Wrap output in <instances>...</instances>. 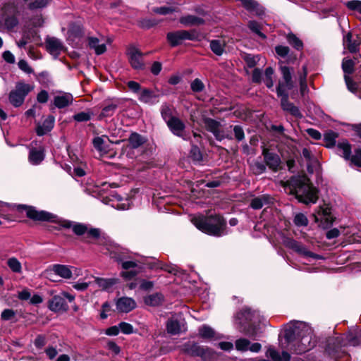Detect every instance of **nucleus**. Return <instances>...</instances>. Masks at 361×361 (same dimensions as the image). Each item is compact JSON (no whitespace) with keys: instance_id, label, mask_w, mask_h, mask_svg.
Instances as JSON below:
<instances>
[{"instance_id":"15","label":"nucleus","mask_w":361,"mask_h":361,"mask_svg":"<svg viewBox=\"0 0 361 361\" xmlns=\"http://www.w3.org/2000/svg\"><path fill=\"white\" fill-rule=\"evenodd\" d=\"M44 44L47 51L54 58L58 57L65 50V47L61 41L55 37L47 36Z\"/></svg>"},{"instance_id":"55","label":"nucleus","mask_w":361,"mask_h":361,"mask_svg":"<svg viewBox=\"0 0 361 361\" xmlns=\"http://www.w3.org/2000/svg\"><path fill=\"white\" fill-rule=\"evenodd\" d=\"M190 87L193 92H200L204 90V85L200 79L196 78L191 82Z\"/></svg>"},{"instance_id":"41","label":"nucleus","mask_w":361,"mask_h":361,"mask_svg":"<svg viewBox=\"0 0 361 361\" xmlns=\"http://www.w3.org/2000/svg\"><path fill=\"white\" fill-rule=\"evenodd\" d=\"M343 44L347 47L348 50L351 52H355L357 51V48L359 46V43H357L356 41L352 40V34L350 32H348L344 37H343Z\"/></svg>"},{"instance_id":"30","label":"nucleus","mask_w":361,"mask_h":361,"mask_svg":"<svg viewBox=\"0 0 361 361\" xmlns=\"http://www.w3.org/2000/svg\"><path fill=\"white\" fill-rule=\"evenodd\" d=\"M54 118L53 116H48L43 123L37 128V133L42 136L49 132L54 127Z\"/></svg>"},{"instance_id":"39","label":"nucleus","mask_w":361,"mask_h":361,"mask_svg":"<svg viewBox=\"0 0 361 361\" xmlns=\"http://www.w3.org/2000/svg\"><path fill=\"white\" fill-rule=\"evenodd\" d=\"M44 158L42 149H31L29 154V161L33 165L39 164Z\"/></svg>"},{"instance_id":"45","label":"nucleus","mask_w":361,"mask_h":361,"mask_svg":"<svg viewBox=\"0 0 361 361\" xmlns=\"http://www.w3.org/2000/svg\"><path fill=\"white\" fill-rule=\"evenodd\" d=\"M247 26L252 32L255 33L260 38L263 39H266V35L261 32L262 25L258 22L255 20H250L248 22Z\"/></svg>"},{"instance_id":"40","label":"nucleus","mask_w":361,"mask_h":361,"mask_svg":"<svg viewBox=\"0 0 361 361\" xmlns=\"http://www.w3.org/2000/svg\"><path fill=\"white\" fill-rule=\"evenodd\" d=\"M225 44L219 39H213L210 42L211 50L217 56H221L224 51Z\"/></svg>"},{"instance_id":"38","label":"nucleus","mask_w":361,"mask_h":361,"mask_svg":"<svg viewBox=\"0 0 361 361\" xmlns=\"http://www.w3.org/2000/svg\"><path fill=\"white\" fill-rule=\"evenodd\" d=\"M95 282L97 284L102 288L104 290H109L114 285L118 283V279L116 278L111 279H103V278H95Z\"/></svg>"},{"instance_id":"5","label":"nucleus","mask_w":361,"mask_h":361,"mask_svg":"<svg viewBox=\"0 0 361 361\" xmlns=\"http://www.w3.org/2000/svg\"><path fill=\"white\" fill-rule=\"evenodd\" d=\"M182 350L191 356L200 357L202 361H214L216 357V354L212 349L200 346L194 342L185 343L183 345Z\"/></svg>"},{"instance_id":"23","label":"nucleus","mask_w":361,"mask_h":361,"mask_svg":"<svg viewBox=\"0 0 361 361\" xmlns=\"http://www.w3.org/2000/svg\"><path fill=\"white\" fill-rule=\"evenodd\" d=\"M109 142H110L109 137L103 135L94 137L92 143L94 147L100 153V154L104 155L107 154L109 151Z\"/></svg>"},{"instance_id":"57","label":"nucleus","mask_w":361,"mask_h":361,"mask_svg":"<svg viewBox=\"0 0 361 361\" xmlns=\"http://www.w3.org/2000/svg\"><path fill=\"white\" fill-rule=\"evenodd\" d=\"M68 104V99L65 95H58L54 97V105L58 108L65 107Z\"/></svg>"},{"instance_id":"20","label":"nucleus","mask_w":361,"mask_h":361,"mask_svg":"<svg viewBox=\"0 0 361 361\" xmlns=\"http://www.w3.org/2000/svg\"><path fill=\"white\" fill-rule=\"evenodd\" d=\"M277 95L281 97V107L284 111L289 112L291 115L296 117L302 116L298 108L288 101V92L277 94Z\"/></svg>"},{"instance_id":"44","label":"nucleus","mask_w":361,"mask_h":361,"mask_svg":"<svg viewBox=\"0 0 361 361\" xmlns=\"http://www.w3.org/2000/svg\"><path fill=\"white\" fill-rule=\"evenodd\" d=\"M160 111L161 117L165 121L166 123H167L168 121L170 120L171 118L176 117L173 116L172 107L167 104H162Z\"/></svg>"},{"instance_id":"16","label":"nucleus","mask_w":361,"mask_h":361,"mask_svg":"<svg viewBox=\"0 0 361 361\" xmlns=\"http://www.w3.org/2000/svg\"><path fill=\"white\" fill-rule=\"evenodd\" d=\"M185 322L181 315H172L167 321L166 330L168 334L171 335L179 334L182 329L184 328Z\"/></svg>"},{"instance_id":"4","label":"nucleus","mask_w":361,"mask_h":361,"mask_svg":"<svg viewBox=\"0 0 361 361\" xmlns=\"http://www.w3.org/2000/svg\"><path fill=\"white\" fill-rule=\"evenodd\" d=\"M259 313L245 307L239 312L235 316V322L240 326V331L250 336H254V333L250 332V327L259 322Z\"/></svg>"},{"instance_id":"29","label":"nucleus","mask_w":361,"mask_h":361,"mask_svg":"<svg viewBox=\"0 0 361 361\" xmlns=\"http://www.w3.org/2000/svg\"><path fill=\"white\" fill-rule=\"evenodd\" d=\"M159 96L152 90L143 89L139 94V100L143 103L154 104L158 102Z\"/></svg>"},{"instance_id":"60","label":"nucleus","mask_w":361,"mask_h":361,"mask_svg":"<svg viewBox=\"0 0 361 361\" xmlns=\"http://www.w3.org/2000/svg\"><path fill=\"white\" fill-rule=\"evenodd\" d=\"M346 6L350 10L357 11L361 13V1L353 0L348 1Z\"/></svg>"},{"instance_id":"2","label":"nucleus","mask_w":361,"mask_h":361,"mask_svg":"<svg viewBox=\"0 0 361 361\" xmlns=\"http://www.w3.org/2000/svg\"><path fill=\"white\" fill-rule=\"evenodd\" d=\"M286 188L295 195L299 202L314 204L318 199V190L310 183L307 176H293L286 183Z\"/></svg>"},{"instance_id":"27","label":"nucleus","mask_w":361,"mask_h":361,"mask_svg":"<svg viewBox=\"0 0 361 361\" xmlns=\"http://www.w3.org/2000/svg\"><path fill=\"white\" fill-rule=\"evenodd\" d=\"M266 355L270 357L273 361H290L291 356L286 352L283 351L281 354L274 348H269L266 352Z\"/></svg>"},{"instance_id":"49","label":"nucleus","mask_w":361,"mask_h":361,"mask_svg":"<svg viewBox=\"0 0 361 361\" xmlns=\"http://www.w3.org/2000/svg\"><path fill=\"white\" fill-rule=\"evenodd\" d=\"M338 135L335 132L330 130L324 134V142L327 147H331L335 145L336 139Z\"/></svg>"},{"instance_id":"61","label":"nucleus","mask_w":361,"mask_h":361,"mask_svg":"<svg viewBox=\"0 0 361 361\" xmlns=\"http://www.w3.org/2000/svg\"><path fill=\"white\" fill-rule=\"evenodd\" d=\"M120 331L125 334H130L133 332V326L126 322H121L118 324Z\"/></svg>"},{"instance_id":"13","label":"nucleus","mask_w":361,"mask_h":361,"mask_svg":"<svg viewBox=\"0 0 361 361\" xmlns=\"http://www.w3.org/2000/svg\"><path fill=\"white\" fill-rule=\"evenodd\" d=\"M18 209H23L25 212L27 217L37 221H54L55 216L45 211H37L32 207L25 205L18 206Z\"/></svg>"},{"instance_id":"36","label":"nucleus","mask_w":361,"mask_h":361,"mask_svg":"<svg viewBox=\"0 0 361 361\" xmlns=\"http://www.w3.org/2000/svg\"><path fill=\"white\" fill-rule=\"evenodd\" d=\"M65 300L60 295L54 296L49 302V309L54 312H59L63 308Z\"/></svg>"},{"instance_id":"37","label":"nucleus","mask_w":361,"mask_h":361,"mask_svg":"<svg viewBox=\"0 0 361 361\" xmlns=\"http://www.w3.org/2000/svg\"><path fill=\"white\" fill-rule=\"evenodd\" d=\"M338 154L345 159H350L351 158V147L350 144L346 141L341 142L337 145Z\"/></svg>"},{"instance_id":"56","label":"nucleus","mask_w":361,"mask_h":361,"mask_svg":"<svg viewBox=\"0 0 361 361\" xmlns=\"http://www.w3.org/2000/svg\"><path fill=\"white\" fill-rule=\"evenodd\" d=\"M294 223L298 226H305L308 224L307 217L303 214H298L295 216Z\"/></svg>"},{"instance_id":"62","label":"nucleus","mask_w":361,"mask_h":361,"mask_svg":"<svg viewBox=\"0 0 361 361\" xmlns=\"http://www.w3.org/2000/svg\"><path fill=\"white\" fill-rule=\"evenodd\" d=\"M43 276L46 279H48L49 280H50L51 281H58V279L56 278L58 276L56 274L55 271H54V269L52 268V267L47 269L43 272Z\"/></svg>"},{"instance_id":"25","label":"nucleus","mask_w":361,"mask_h":361,"mask_svg":"<svg viewBox=\"0 0 361 361\" xmlns=\"http://www.w3.org/2000/svg\"><path fill=\"white\" fill-rule=\"evenodd\" d=\"M241 5L250 13L260 16L264 13L262 7L255 0H238Z\"/></svg>"},{"instance_id":"12","label":"nucleus","mask_w":361,"mask_h":361,"mask_svg":"<svg viewBox=\"0 0 361 361\" xmlns=\"http://www.w3.org/2000/svg\"><path fill=\"white\" fill-rule=\"evenodd\" d=\"M171 132L176 136L181 137L184 140L189 139V135L185 132V124L178 117L171 118L166 123Z\"/></svg>"},{"instance_id":"28","label":"nucleus","mask_w":361,"mask_h":361,"mask_svg":"<svg viewBox=\"0 0 361 361\" xmlns=\"http://www.w3.org/2000/svg\"><path fill=\"white\" fill-rule=\"evenodd\" d=\"M4 13H6L9 11L10 16L5 15L4 16V24L8 29H12L18 24V20L15 16L16 8L15 6L8 8L7 6L4 7Z\"/></svg>"},{"instance_id":"21","label":"nucleus","mask_w":361,"mask_h":361,"mask_svg":"<svg viewBox=\"0 0 361 361\" xmlns=\"http://www.w3.org/2000/svg\"><path fill=\"white\" fill-rule=\"evenodd\" d=\"M116 305L118 312L128 313L136 307V302L131 298L122 297L117 300Z\"/></svg>"},{"instance_id":"24","label":"nucleus","mask_w":361,"mask_h":361,"mask_svg":"<svg viewBox=\"0 0 361 361\" xmlns=\"http://www.w3.org/2000/svg\"><path fill=\"white\" fill-rule=\"evenodd\" d=\"M198 334L200 337L203 339L216 341L219 340L222 336L216 333L212 327L208 325H203L198 329Z\"/></svg>"},{"instance_id":"22","label":"nucleus","mask_w":361,"mask_h":361,"mask_svg":"<svg viewBox=\"0 0 361 361\" xmlns=\"http://www.w3.org/2000/svg\"><path fill=\"white\" fill-rule=\"evenodd\" d=\"M111 257L115 259L117 262H122V268L125 270L134 269L137 267V263L134 261H125L126 255L121 252L119 249L111 252Z\"/></svg>"},{"instance_id":"33","label":"nucleus","mask_w":361,"mask_h":361,"mask_svg":"<svg viewBox=\"0 0 361 361\" xmlns=\"http://www.w3.org/2000/svg\"><path fill=\"white\" fill-rule=\"evenodd\" d=\"M164 300V296L162 294L156 293L147 295L144 298V302L147 305L149 306H159Z\"/></svg>"},{"instance_id":"54","label":"nucleus","mask_w":361,"mask_h":361,"mask_svg":"<svg viewBox=\"0 0 361 361\" xmlns=\"http://www.w3.org/2000/svg\"><path fill=\"white\" fill-rule=\"evenodd\" d=\"M251 169L253 173L259 175L266 171V166L263 163L256 161L252 164Z\"/></svg>"},{"instance_id":"26","label":"nucleus","mask_w":361,"mask_h":361,"mask_svg":"<svg viewBox=\"0 0 361 361\" xmlns=\"http://www.w3.org/2000/svg\"><path fill=\"white\" fill-rule=\"evenodd\" d=\"M273 198L269 195H262L252 200L250 206L255 209H259L264 206H269L273 203Z\"/></svg>"},{"instance_id":"53","label":"nucleus","mask_w":361,"mask_h":361,"mask_svg":"<svg viewBox=\"0 0 361 361\" xmlns=\"http://www.w3.org/2000/svg\"><path fill=\"white\" fill-rule=\"evenodd\" d=\"M259 59L260 58L259 55L247 54L245 57V61L248 67L253 68L257 65V63L259 61Z\"/></svg>"},{"instance_id":"50","label":"nucleus","mask_w":361,"mask_h":361,"mask_svg":"<svg viewBox=\"0 0 361 361\" xmlns=\"http://www.w3.org/2000/svg\"><path fill=\"white\" fill-rule=\"evenodd\" d=\"M354 62L351 59H344L342 63V68L345 75L351 74L354 71Z\"/></svg>"},{"instance_id":"19","label":"nucleus","mask_w":361,"mask_h":361,"mask_svg":"<svg viewBox=\"0 0 361 361\" xmlns=\"http://www.w3.org/2000/svg\"><path fill=\"white\" fill-rule=\"evenodd\" d=\"M262 154L267 166L274 171H277L281 164L279 156L275 153L270 152L266 148L263 149Z\"/></svg>"},{"instance_id":"58","label":"nucleus","mask_w":361,"mask_h":361,"mask_svg":"<svg viewBox=\"0 0 361 361\" xmlns=\"http://www.w3.org/2000/svg\"><path fill=\"white\" fill-rule=\"evenodd\" d=\"M158 23V21L155 19H151V18H145L140 20V25L142 28L145 29H149L150 27H154Z\"/></svg>"},{"instance_id":"64","label":"nucleus","mask_w":361,"mask_h":361,"mask_svg":"<svg viewBox=\"0 0 361 361\" xmlns=\"http://www.w3.org/2000/svg\"><path fill=\"white\" fill-rule=\"evenodd\" d=\"M16 316V312L11 309H6L1 314V319L8 321Z\"/></svg>"},{"instance_id":"31","label":"nucleus","mask_w":361,"mask_h":361,"mask_svg":"<svg viewBox=\"0 0 361 361\" xmlns=\"http://www.w3.org/2000/svg\"><path fill=\"white\" fill-rule=\"evenodd\" d=\"M180 23L185 26H193L202 25L204 23V20L192 15H187L182 16L179 20Z\"/></svg>"},{"instance_id":"47","label":"nucleus","mask_w":361,"mask_h":361,"mask_svg":"<svg viewBox=\"0 0 361 361\" xmlns=\"http://www.w3.org/2000/svg\"><path fill=\"white\" fill-rule=\"evenodd\" d=\"M7 265L13 272L18 274L22 272L21 263L16 257L9 258L7 260Z\"/></svg>"},{"instance_id":"48","label":"nucleus","mask_w":361,"mask_h":361,"mask_svg":"<svg viewBox=\"0 0 361 361\" xmlns=\"http://www.w3.org/2000/svg\"><path fill=\"white\" fill-rule=\"evenodd\" d=\"M274 71L271 67H267L265 69L264 82L268 88H271L274 85L273 75Z\"/></svg>"},{"instance_id":"1","label":"nucleus","mask_w":361,"mask_h":361,"mask_svg":"<svg viewBox=\"0 0 361 361\" xmlns=\"http://www.w3.org/2000/svg\"><path fill=\"white\" fill-rule=\"evenodd\" d=\"M305 327L304 323L294 322L288 324L284 330V338L288 343L287 348L296 354L306 353L315 345L310 331L307 334H302Z\"/></svg>"},{"instance_id":"35","label":"nucleus","mask_w":361,"mask_h":361,"mask_svg":"<svg viewBox=\"0 0 361 361\" xmlns=\"http://www.w3.org/2000/svg\"><path fill=\"white\" fill-rule=\"evenodd\" d=\"M117 107L118 104L115 102H111V104L104 106L102 108V111L98 116V118L99 120H102L104 118L112 116L114 114L116 110L117 109Z\"/></svg>"},{"instance_id":"17","label":"nucleus","mask_w":361,"mask_h":361,"mask_svg":"<svg viewBox=\"0 0 361 361\" xmlns=\"http://www.w3.org/2000/svg\"><path fill=\"white\" fill-rule=\"evenodd\" d=\"M167 40L172 47L180 44L183 40L193 39V35L187 30H178L167 34Z\"/></svg>"},{"instance_id":"32","label":"nucleus","mask_w":361,"mask_h":361,"mask_svg":"<svg viewBox=\"0 0 361 361\" xmlns=\"http://www.w3.org/2000/svg\"><path fill=\"white\" fill-rule=\"evenodd\" d=\"M88 43L90 47L94 49L97 55L104 54L106 50V44L104 43H100L99 39L97 37H89Z\"/></svg>"},{"instance_id":"10","label":"nucleus","mask_w":361,"mask_h":361,"mask_svg":"<svg viewBox=\"0 0 361 361\" xmlns=\"http://www.w3.org/2000/svg\"><path fill=\"white\" fill-rule=\"evenodd\" d=\"M32 87L23 82H18L15 90L9 94V102L15 107L21 106L24 102L25 96L32 90Z\"/></svg>"},{"instance_id":"63","label":"nucleus","mask_w":361,"mask_h":361,"mask_svg":"<svg viewBox=\"0 0 361 361\" xmlns=\"http://www.w3.org/2000/svg\"><path fill=\"white\" fill-rule=\"evenodd\" d=\"M351 162L358 167H361V149L355 151L354 154L350 158Z\"/></svg>"},{"instance_id":"9","label":"nucleus","mask_w":361,"mask_h":361,"mask_svg":"<svg viewBox=\"0 0 361 361\" xmlns=\"http://www.w3.org/2000/svg\"><path fill=\"white\" fill-rule=\"evenodd\" d=\"M281 79L279 81L276 87L277 94L288 93L289 90L294 87L295 82L293 79V69L286 66H281Z\"/></svg>"},{"instance_id":"3","label":"nucleus","mask_w":361,"mask_h":361,"mask_svg":"<svg viewBox=\"0 0 361 361\" xmlns=\"http://www.w3.org/2000/svg\"><path fill=\"white\" fill-rule=\"evenodd\" d=\"M191 221L197 228L207 234L214 236H221L225 234L226 221L219 215L194 216Z\"/></svg>"},{"instance_id":"52","label":"nucleus","mask_w":361,"mask_h":361,"mask_svg":"<svg viewBox=\"0 0 361 361\" xmlns=\"http://www.w3.org/2000/svg\"><path fill=\"white\" fill-rule=\"evenodd\" d=\"M72 228L73 232L78 235L86 233L87 226L82 224H73L69 221V228Z\"/></svg>"},{"instance_id":"8","label":"nucleus","mask_w":361,"mask_h":361,"mask_svg":"<svg viewBox=\"0 0 361 361\" xmlns=\"http://www.w3.org/2000/svg\"><path fill=\"white\" fill-rule=\"evenodd\" d=\"M312 216L318 226L324 229L330 227L334 220L331 214V208L326 204L319 206Z\"/></svg>"},{"instance_id":"14","label":"nucleus","mask_w":361,"mask_h":361,"mask_svg":"<svg viewBox=\"0 0 361 361\" xmlns=\"http://www.w3.org/2000/svg\"><path fill=\"white\" fill-rule=\"evenodd\" d=\"M127 55L131 67L135 70H142L145 68L143 54L135 47L128 49Z\"/></svg>"},{"instance_id":"34","label":"nucleus","mask_w":361,"mask_h":361,"mask_svg":"<svg viewBox=\"0 0 361 361\" xmlns=\"http://www.w3.org/2000/svg\"><path fill=\"white\" fill-rule=\"evenodd\" d=\"M146 142L145 137L137 133H133L128 138V142L130 147L133 149L138 148Z\"/></svg>"},{"instance_id":"42","label":"nucleus","mask_w":361,"mask_h":361,"mask_svg":"<svg viewBox=\"0 0 361 361\" xmlns=\"http://www.w3.org/2000/svg\"><path fill=\"white\" fill-rule=\"evenodd\" d=\"M307 67L306 66H302V71L298 73V78L300 85V92L302 94H304L305 92L307 90Z\"/></svg>"},{"instance_id":"43","label":"nucleus","mask_w":361,"mask_h":361,"mask_svg":"<svg viewBox=\"0 0 361 361\" xmlns=\"http://www.w3.org/2000/svg\"><path fill=\"white\" fill-rule=\"evenodd\" d=\"M287 41L293 47L297 50H302L303 48L302 42L294 34L290 33L287 35Z\"/></svg>"},{"instance_id":"6","label":"nucleus","mask_w":361,"mask_h":361,"mask_svg":"<svg viewBox=\"0 0 361 361\" xmlns=\"http://www.w3.org/2000/svg\"><path fill=\"white\" fill-rule=\"evenodd\" d=\"M202 126L209 132L212 133L215 138L221 141L224 139H232L228 130L224 128L220 122L204 117L202 119Z\"/></svg>"},{"instance_id":"11","label":"nucleus","mask_w":361,"mask_h":361,"mask_svg":"<svg viewBox=\"0 0 361 361\" xmlns=\"http://www.w3.org/2000/svg\"><path fill=\"white\" fill-rule=\"evenodd\" d=\"M285 245L288 248L293 250L294 252H295L302 257L312 258L313 259H324V257L322 255L315 254L310 251L304 244L293 239H288L285 243Z\"/></svg>"},{"instance_id":"7","label":"nucleus","mask_w":361,"mask_h":361,"mask_svg":"<svg viewBox=\"0 0 361 361\" xmlns=\"http://www.w3.org/2000/svg\"><path fill=\"white\" fill-rule=\"evenodd\" d=\"M84 20L81 18H75L69 24V45L79 47L84 37Z\"/></svg>"},{"instance_id":"18","label":"nucleus","mask_w":361,"mask_h":361,"mask_svg":"<svg viewBox=\"0 0 361 361\" xmlns=\"http://www.w3.org/2000/svg\"><path fill=\"white\" fill-rule=\"evenodd\" d=\"M235 349L238 351L245 352L250 350L253 353H258L262 348V345L259 343H251L249 340L246 338H239L235 342Z\"/></svg>"},{"instance_id":"59","label":"nucleus","mask_w":361,"mask_h":361,"mask_svg":"<svg viewBox=\"0 0 361 361\" xmlns=\"http://www.w3.org/2000/svg\"><path fill=\"white\" fill-rule=\"evenodd\" d=\"M111 206L118 210H126L129 208V203L128 200L123 202L122 198L119 197L116 203H112Z\"/></svg>"},{"instance_id":"51","label":"nucleus","mask_w":361,"mask_h":361,"mask_svg":"<svg viewBox=\"0 0 361 361\" xmlns=\"http://www.w3.org/2000/svg\"><path fill=\"white\" fill-rule=\"evenodd\" d=\"M56 274L61 278H68V268L65 265L55 264L52 266Z\"/></svg>"},{"instance_id":"46","label":"nucleus","mask_w":361,"mask_h":361,"mask_svg":"<svg viewBox=\"0 0 361 361\" xmlns=\"http://www.w3.org/2000/svg\"><path fill=\"white\" fill-rule=\"evenodd\" d=\"M86 174V164L80 162L78 165L74 166L71 176L74 179L83 177Z\"/></svg>"}]
</instances>
